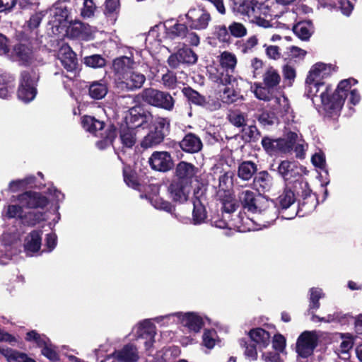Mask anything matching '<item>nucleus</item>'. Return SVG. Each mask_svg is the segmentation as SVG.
<instances>
[{
    "mask_svg": "<svg viewBox=\"0 0 362 362\" xmlns=\"http://www.w3.org/2000/svg\"><path fill=\"white\" fill-rule=\"evenodd\" d=\"M330 71L331 66L324 63L313 65L305 81V95L316 107L322 108L319 111L325 117L334 118L339 115L346 98L356 105L359 103L361 95L356 88H352V86L357 83L354 78L342 80L332 93V87L322 81Z\"/></svg>",
    "mask_w": 362,
    "mask_h": 362,
    "instance_id": "f257e3e1",
    "label": "nucleus"
},
{
    "mask_svg": "<svg viewBox=\"0 0 362 362\" xmlns=\"http://www.w3.org/2000/svg\"><path fill=\"white\" fill-rule=\"evenodd\" d=\"M177 312L165 315H160L151 319H146L139 322L133 329L137 339H144V346L148 355L153 352L156 327L153 321L163 326L179 323L177 322Z\"/></svg>",
    "mask_w": 362,
    "mask_h": 362,
    "instance_id": "f03ea898",
    "label": "nucleus"
},
{
    "mask_svg": "<svg viewBox=\"0 0 362 362\" xmlns=\"http://www.w3.org/2000/svg\"><path fill=\"white\" fill-rule=\"evenodd\" d=\"M234 12L252 17L251 21L264 28L271 27L272 9L268 4H262L255 8L245 0H235Z\"/></svg>",
    "mask_w": 362,
    "mask_h": 362,
    "instance_id": "7ed1b4c3",
    "label": "nucleus"
},
{
    "mask_svg": "<svg viewBox=\"0 0 362 362\" xmlns=\"http://www.w3.org/2000/svg\"><path fill=\"white\" fill-rule=\"evenodd\" d=\"M3 216L8 219H15L20 224L33 226L43 219V213L26 210L25 207L19 204H8L4 207Z\"/></svg>",
    "mask_w": 362,
    "mask_h": 362,
    "instance_id": "20e7f679",
    "label": "nucleus"
},
{
    "mask_svg": "<svg viewBox=\"0 0 362 362\" xmlns=\"http://www.w3.org/2000/svg\"><path fill=\"white\" fill-rule=\"evenodd\" d=\"M47 13H49L48 25L52 34L58 35L66 32L69 16L66 2H56Z\"/></svg>",
    "mask_w": 362,
    "mask_h": 362,
    "instance_id": "39448f33",
    "label": "nucleus"
},
{
    "mask_svg": "<svg viewBox=\"0 0 362 362\" xmlns=\"http://www.w3.org/2000/svg\"><path fill=\"white\" fill-rule=\"evenodd\" d=\"M81 124L83 128L95 136H103V139L96 142V146L100 149H105L107 146L112 144L114 139L116 137V131L115 129L110 128L105 131V135L103 136V133L102 132L104 123L100 120L96 119L93 117L91 116H84L82 118Z\"/></svg>",
    "mask_w": 362,
    "mask_h": 362,
    "instance_id": "423d86ee",
    "label": "nucleus"
},
{
    "mask_svg": "<svg viewBox=\"0 0 362 362\" xmlns=\"http://www.w3.org/2000/svg\"><path fill=\"white\" fill-rule=\"evenodd\" d=\"M38 78V74L34 70L21 72L17 90V96L20 100L28 103L35 99L37 95Z\"/></svg>",
    "mask_w": 362,
    "mask_h": 362,
    "instance_id": "0eeeda50",
    "label": "nucleus"
},
{
    "mask_svg": "<svg viewBox=\"0 0 362 362\" xmlns=\"http://www.w3.org/2000/svg\"><path fill=\"white\" fill-rule=\"evenodd\" d=\"M320 335L315 330L304 331L297 339L296 351L298 356L306 358L312 356L317 346Z\"/></svg>",
    "mask_w": 362,
    "mask_h": 362,
    "instance_id": "6e6552de",
    "label": "nucleus"
},
{
    "mask_svg": "<svg viewBox=\"0 0 362 362\" xmlns=\"http://www.w3.org/2000/svg\"><path fill=\"white\" fill-rule=\"evenodd\" d=\"M142 99L149 105L170 111L175 100L170 94L153 88H146L141 94Z\"/></svg>",
    "mask_w": 362,
    "mask_h": 362,
    "instance_id": "1a4fd4ad",
    "label": "nucleus"
},
{
    "mask_svg": "<svg viewBox=\"0 0 362 362\" xmlns=\"http://www.w3.org/2000/svg\"><path fill=\"white\" fill-rule=\"evenodd\" d=\"M186 23L191 30H206L210 22L211 16L210 13L201 6L191 8L185 14Z\"/></svg>",
    "mask_w": 362,
    "mask_h": 362,
    "instance_id": "9d476101",
    "label": "nucleus"
},
{
    "mask_svg": "<svg viewBox=\"0 0 362 362\" xmlns=\"http://www.w3.org/2000/svg\"><path fill=\"white\" fill-rule=\"evenodd\" d=\"M135 110H130V117H127V124H132L131 127H124L120 131V141L123 148H132L136 141V128L141 126L144 118L139 115H133Z\"/></svg>",
    "mask_w": 362,
    "mask_h": 362,
    "instance_id": "9b49d317",
    "label": "nucleus"
},
{
    "mask_svg": "<svg viewBox=\"0 0 362 362\" xmlns=\"http://www.w3.org/2000/svg\"><path fill=\"white\" fill-rule=\"evenodd\" d=\"M25 339L33 341L39 347L42 348L41 353L46 358L52 361H57L59 358L55 347L51 344L49 339L43 334H40L35 330L27 333Z\"/></svg>",
    "mask_w": 362,
    "mask_h": 362,
    "instance_id": "f8f14e48",
    "label": "nucleus"
},
{
    "mask_svg": "<svg viewBox=\"0 0 362 362\" xmlns=\"http://www.w3.org/2000/svg\"><path fill=\"white\" fill-rule=\"evenodd\" d=\"M141 52L133 49L130 51L129 56H123L113 61L112 68L115 74V80L117 82L127 73L133 69L135 60L139 61Z\"/></svg>",
    "mask_w": 362,
    "mask_h": 362,
    "instance_id": "ddd939ff",
    "label": "nucleus"
},
{
    "mask_svg": "<svg viewBox=\"0 0 362 362\" xmlns=\"http://www.w3.org/2000/svg\"><path fill=\"white\" fill-rule=\"evenodd\" d=\"M177 322L187 327L189 332L198 333L204 325V320H209L207 317L195 312H177Z\"/></svg>",
    "mask_w": 362,
    "mask_h": 362,
    "instance_id": "4468645a",
    "label": "nucleus"
},
{
    "mask_svg": "<svg viewBox=\"0 0 362 362\" xmlns=\"http://www.w3.org/2000/svg\"><path fill=\"white\" fill-rule=\"evenodd\" d=\"M16 200L25 209H44L48 204L46 197L35 192H25L16 197Z\"/></svg>",
    "mask_w": 362,
    "mask_h": 362,
    "instance_id": "2eb2a0df",
    "label": "nucleus"
},
{
    "mask_svg": "<svg viewBox=\"0 0 362 362\" xmlns=\"http://www.w3.org/2000/svg\"><path fill=\"white\" fill-rule=\"evenodd\" d=\"M305 168L295 161L284 160L278 168L281 176L290 182L297 181L301 177Z\"/></svg>",
    "mask_w": 362,
    "mask_h": 362,
    "instance_id": "dca6fc26",
    "label": "nucleus"
},
{
    "mask_svg": "<svg viewBox=\"0 0 362 362\" xmlns=\"http://www.w3.org/2000/svg\"><path fill=\"white\" fill-rule=\"evenodd\" d=\"M146 81V76L133 69L127 73L117 82V85L122 89L134 90L142 87Z\"/></svg>",
    "mask_w": 362,
    "mask_h": 362,
    "instance_id": "f3484780",
    "label": "nucleus"
},
{
    "mask_svg": "<svg viewBox=\"0 0 362 362\" xmlns=\"http://www.w3.org/2000/svg\"><path fill=\"white\" fill-rule=\"evenodd\" d=\"M148 163L152 169L166 172L170 170L173 163L172 158L167 151H155L149 158Z\"/></svg>",
    "mask_w": 362,
    "mask_h": 362,
    "instance_id": "a211bd4d",
    "label": "nucleus"
},
{
    "mask_svg": "<svg viewBox=\"0 0 362 362\" xmlns=\"http://www.w3.org/2000/svg\"><path fill=\"white\" fill-rule=\"evenodd\" d=\"M57 57L62 65L68 72L74 73L76 71L78 66L77 58L76 54L68 45L63 44L61 46Z\"/></svg>",
    "mask_w": 362,
    "mask_h": 362,
    "instance_id": "6ab92c4d",
    "label": "nucleus"
},
{
    "mask_svg": "<svg viewBox=\"0 0 362 362\" xmlns=\"http://www.w3.org/2000/svg\"><path fill=\"white\" fill-rule=\"evenodd\" d=\"M230 71L225 69L211 67L209 70V78L218 85H231L233 87L238 86V78L230 74Z\"/></svg>",
    "mask_w": 362,
    "mask_h": 362,
    "instance_id": "aec40b11",
    "label": "nucleus"
},
{
    "mask_svg": "<svg viewBox=\"0 0 362 362\" xmlns=\"http://www.w3.org/2000/svg\"><path fill=\"white\" fill-rule=\"evenodd\" d=\"M198 168L192 163L180 161L175 168V175L178 181L191 185L194 180H196Z\"/></svg>",
    "mask_w": 362,
    "mask_h": 362,
    "instance_id": "412c9836",
    "label": "nucleus"
},
{
    "mask_svg": "<svg viewBox=\"0 0 362 362\" xmlns=\"http://www.w3.org/2000/svg\"><path fill=\"white\" fill-rule=\"evenodd\" d=\"M273 103V116H276L278 122H280V118L284 122H288L293 115L287 98L283 95L276 96Z\"/></svg>",
    "mask_w": 362,
    "mask_h": 362,
    "instance_id": "4be33fe9",
    "label": "nucleus"
},
{
    "mask_svg": "<svg viewBox=\"0 0 362 362\" xmlns=\"http://www.w3.org/2000/svg\"><path fill=\"white\" fill-rule=\"evenodd\" d=\"M168 190L174 202L184 203L189 197L190 185L176 180L170 183Z\"/></svg>",
    "mask_w": 362,
    "mask_h": 362,
    "instance_id": "5701e85b",
    "label": "nucleus"
},
{
    "mask_svg": "<svg viewBox=\"0 0 362 362\" xmlns=\"http://www.w3.org/2000/svg\"><path fill=\"white\" fill-rule=\"evenodd\" d=\"M295 137H296V132L290 131L284 137L273 139V152L291 155L293 153V141Z\"/></svg>",
    "mask_w": 362,
    "mask_h": 362,
    "instance_id": "b1692460",
    "label": "nucleus"
},
{
    "mask_svg": "<svg viewBox=\"0 0 362 362\" xmlns=\"http://www.w3.org/2000/svg\"><path fill=\"white\" fill-rule=\"evenodd\" d=\"M255 96L264 101H269L272 98V71L268 69L266 72L262 83H255L251 87Z\"/></svg>",
    "mask_w": 362,
    "mask_h": 362,
    "instance_id": "393cba45",
    "label": "nucleus"
},
{
    "mask_svg": "<svg viewBox=\"0 0 362 362\" xmlns=\"http://www.w3.org/2000/svg\"><path fill=\"white\" fill-rule=\"evenodd\" d=\"M115 362H138L139 354L137 347L127 344L113 354Z\"/></svg>",
    "mask_w": 362,
    "mask_h": 362,
    "instance_id": "a878e982",
    "label": "nucleus"
},
{
    "mask_svg": "<svg viewBox=\"0 0 362 362\" xmlns=\"http://www.w3.org/2000/svg\"><path fill=\"white\" fill-rule=\"evenodd\" d=\"M41 230H33L26 237L24 243V248L26 254L33 256L40 252L42 245Z\"/></svg>",
    "mask_w": 362,
    "mask_h": 362,
    "instance_id": "bb28decb",
    "label": "nucleus"
},
{
    "mask_svg": "<svg viewBox=\"0 0 362 362\" xmlns=\"http://www.w3.org/2000/svg\"><path fill=\"white\" fill-rule=\"evenodd\" d=\"M15 77L13 75L4 72L0 74V98L8 100L13 93L15 88Z\"/></svg>",
    "mask_w": 362,
    "mask_h": 362,
    "instance_id": "cd10ccee",
    "label": "nucleus"
},
{
    "mask_svg": "<svg viewBox=\"0 0 362 362\" xmlns=\"http://www.w3.org/2000/svg\"><path fill=\"white\" fill-rule=\"evenodd\" d=\"M95 28L84 23L81 21H76L71 27V34L76 37L84 40H90L93 38Z\"/></svg>",
    "mask_w": 362,
    "mask_h": 362,
    "instance_id": "c85d7f7f",
    "label": "nucleus"
},
{
    "mask_svg": "<svg viewBox=\"0 0 362 362\" xmlns=\"http://www.w3.org/2000/svg\"><path fill=\"white\" fill-rule=\"evenodd\" d=\"M248 334L252 341L258 346L260 351H262V349L267 348L270 344L269 331L264 328L257 327L252 329L249 332Z\"/></svg>",
    "mask_w": 362,
    "mask_h": 362,
    "instance_id": "c756f323",
    "label": "nucleus"
},
{
    "mask_svg": "<svg viewBox=\"0 0 362 362\" xmlns=\"http://www.w3.org/2000/svg\"><path fill=\"white\" fill-rule=\"evenodd\" d=\"M33 52L29 46L23 44H18L14 46L11 59L21 64H28L32 59Z\"/></svg>",
    "mask_w": 362,
    "mask_h": 362,
    "instance_id": "7c9ffc66",
    "label": "nucleus"
},
{
    "mask_svg": "<svg viewBox=\"0 0 362 362\" xmlns=\"http://www.w3.org/2000/svg\"><path fill=\"white\" fill-rule=\"evenodd\" d=\"M180 146L184 151L194 153L202 148V142L199 136L194 134L189 133L180 141Z\"/></svg>",
    "mask_w": 362,
    "mask_h": 362,
    "instance_id": "2f4dec72",
    "label": "nucleus"
},
{
    "mask_svg": "<svg viewBox=\"0 0 362 362\" xmlns=\"http://www.w3.org/2000/svg\"><path fill=\"white\" fill-rule=\"evenodd\" d=\"M340 344L336 349V354L343 360H347L350 357V350L354 345V338L351 334H339Z\"/></svg>",
    "mask_w": 362,
    "mask_h": 362,
    "instance_id": "473e14b6",
    "label": "nucleus"
},
{
    "mask_svg": "<svg viewBox=\"0 0 362 362\" xmlns=\"http://www.w3.org/2000/svg\"><path fill=\"white\" fill-rule=\"evenodd\" d=\"M188 27L185 23H175L165 26V37L169 40H182L187 33Z\"/></svg>",
    "mask_w": 362,
    "mask_h": 362,
    "instance_id": "72a5a7b5",
    "label": "nucleus"
},
{
    "mask_svg": "<svg viewBox=\"0 0 362 362\" xmlns=\"http://www.w3.org/2000/svg\"><path fill=\"white\" fill-rule=\"evenodd\" d=\"M238 198L244 209L252 213L257 211L255 194L253 192L244 190L239 194Z\"/></svg>",
    "mask_w": 362,
    "mask_h": 362,
    "instance_id": "f704fd0d",
    "label": "nucleus"
},
{
    "mask_svg": "<svg viewBox=\"0 0 362 362\" xmlns=\"http://www.w3.org/2000/svg\"><path fill=\"white\" fill-rule=\"evenodd\" d=\"M107 92V84L104 80L93 81L89 86V95L95 100L103 98Z\"/></svg>",
    "mask_w": 362,
    "mask_h": 362,
    "instance_id": "c9c22d12",
    "label": "nucleus"
},
{
    "mask_svg": "<svg viewBox=\"0 0 362 362\" xmlns=\"http://www.w3.org/2000/svg\"><path fill=\"white\" fill-rule=\"evenodd\" d=\"M1 354L6 358L8 362H36L24 353L9 349L2 348Z\"/></svg>",
    "mask_w": 362,
    "mask_h": 362,
    "instance_id": "e433bc0d",
    "label": "nucleus"
},
{
    "mask_svg": "<svg viewBox=\"0 0 362 362\" xmlns=\"http://www.w3.org/2000/svg\"><path fill=\"white\" fill-rule=\"evenodd\" d=\"M293 33L300 40H308L313 32V28L310 21H301L293 26Z\"/></svg>",
    "mask_w": 362,
    "mask_h": 362,
    "instance_id": "4c0bfd02",
    "label": "nucleus"
},
{
    "mask_svg": "<svg viewBox=\"0 0 362 362\" xmlns=\"http://www.w3.org/2000/svg\"><path fill=\"white\" fill-rule=\"evenodd\" d=\"M192 203L194 206L192 219H187V221H189L194 225H200L204 223L206 218L205 208L197 198H195Z\"/></svg>",
    "mask_w": 362,
    "mask_h": 362,
    "instance_id": "58836bf2",
    "label": "nucleus"
},
{
    "mask_svg": "<svg viewBox=\"0 0 362 362\" xmlns=\"http://www.w3.org/2000/svg\"><path fill=\"white\" fill-rule=\"evenodd\" d=\"M257 165L252 161L242 162L238 168V176L243 180H250L257 172Z\"/></svg>",
    "mask_w": 362,
    "mask_h": 362,
    "instance_id": "ea45409f",
    "label": "nucleus"
},
{
    "mask_svg": "<svg viewBox=\"0 0 362 362\" xmlns=\"http://www.w3.org/2000/svg\"><path fill=\"white\" fill-rule=\"evenodd\" d=\"M308 148V144L301 134L296 133V137L293 141V152L298 159H304Z\"/></svg>",
    "mask_w": 362,
    "mask_h": 362,
    "instance_id": "a19ab883",
    "label": "nucleus"
},
{
    "mask_svg": "<svg viewBox=\"0 0 362 362\" xmlns=\"http://www.w3.org/2000/svg\"><path fill=\"white\" fill-rule=\"evenodd\" d=\"M145 197L149 199L151 204L156 209L163 210L171 214H174L175 210V207L168 201L164 200L162 197L158 195Z\"/></svg>",
    "mask_w": 362,
    "mask_h": 362,
    "instance_id": "79ce46f5",
    "label": "nucleus"
},
{
    "mask_svg": "<svg viewBox=\"0 0 362 362\" xmlns=\"http://www.w3.org/2000/svg\"><path fill=\"white\" fill-rule=\"evenodd\" d=\"M164 139V133H160L158 131H151L141 143V147L144 148L153 147L160 144Z\"/></svg>",
    "mask_w": 362,
    "mask_h": 362,
    "instance_id": "37998d69",
    "label": "nucleus"
},
{
    "mask_svg": "<svg viewBox=\"0 0 362 362\" xmlns=\"http://www.w3.org/2000/svg\"><path fill=\"white\" fill-rule=\"evenodd\" d=\"M270 176L267 171H261L254 179V185L259 192H265L270 189Z\"/></svg>",
    "mask_w": 362,
    "mask_h": 362,
    "instance_id": "c03bdc74",
    "label": "nucleus"
},
{
    "mask_svg": "<svg viewBox=\"0 0 362 362\" xmlns=\"http://www.w3.org/2000/svg\"><path fill=\"white\" fill-rule=\"evenodd\" d=\"M288 50H290L293 57H303L306 54V52L305 50L295 46L284 47L278 45H273V59L279 58L281 56L282 52L286 53L288 52Z\"/></svg>",
    "mask_w": 362,
    "mask_h": 362,
    "instance_id": "a18cd8bd",
    "label": "nucleus"
},
{
    "mask_svg": "<svg viewBox=\"0 0 362 362\" xmlns=\"http://www.w3.org/2000/svg\"><path fill=\"white\" fill-rule=\"evenodd\" d=\"M219 62L222 69L233 72L237 64V59L234 54L225 51L221 54Z\"/></svg>",
    "mask_w": 362,
    "mask_h": 362,
    "instance_id": "49530a36",
    "label": "nucleus"
},
{
    "mask_svg": "<svg viewBox=\"0 0 362 362\" xmlns=\"http://www.w3.org/2000/svg\"><path fill=\"white\" fill-rule=\"evenodd\" d=\"M240 345L244 349V356L246 359L250 361H255L257 359L258 354L256 345L252 341L242 339L240 340Z\"/></svg>",
    "mask_w": 362,
    "mask_h": 362,
    "instance_id": "de8ad7c7",
    "label": "nucleus"
},
{
    "mask_svg": "<svg viewBox=\"0 0 362 362\" xmlns=\"http://www.w3.org/2000/svg\"><path fill=\"white\" fill-rule=\"evenodd\" d=\"M184 95L188 101L197 105L203 106L206 104V98L200 95L197 91L190 87H186L182 89Z\"/></svg>",
    "mask_w": 362,
    "mask_h": 362,
    "instance_id": "09e8293b",
    "label": "nucleus"
},
{
    "mask_svg": "<svg viewBox=\"0 0 362 362\" xmlns=\"http://www.w3.org/2000/svg\"><path fill=\"white\" fill-rule=\"evenodd\" d=\"M218 341L217 332L214 329H205L202 335V345L209 350L214 348Z\"/></svg>",
    "mask_w": 362,
    "mask_h": 362,
    "instance_id": "8fccbe9b",
    "label": "nucleus"
},
{
    "mask_svg": "<svg viewBox=\"0 0 362 362\" xmlns=\"http://www.w3.org/2000/svg\"><path fill=\"white\" fill-rule=\"evenodd\" d=\"M296 201L295 194L290 189H285L284 192L278 197L277 204L281 210L287 209Z\"/></svg>",
    "mask_w": 362,
    "mask_h": 362,
    "instance_id": "3c124183",
    "label": "nucleus"
},
{
    "mask_svg": "<svg viewBox=\"0 0 362 362\" xmlns=\"http://www.w3.org/2000/svg\"><path fill=\"white\" fill-rule=\"evenodd\" d=\"M325 297V293L320 288H312L310 289V310H317L320 306V299Z\"/></svg>",
    "mask_w": 362,
    "mask_h": 362,
    "instance_id": "603ef678",
    "label": "nucleus"
},
{
    "mask_svg": "<svg viewBox=\"0 0 362 362\" xmlns=\"http://www.w3.org/2000/svg\"><path fill=\"white\" fill-rule=\"evenodd\" d=\"M221 100L224 103L232 104L241 101L243 97L235 89L230 88L229 87L225 88L222 94L221 95Z\"/></svg>",
    "mask_w": 362,
    "mask_h": 362,
    "instance_id": "864d4df0",
    "label": "nucleus"
},
{
    "mask_svg": "<svg viewBox=\"0 0 362 362\" xmlns=\"http://www.w3.org/2000/svg\"><path fill=\"white\" fill-rule=\"evenodd\" d=\"M97 11L98 6L93 0H83L81 8V16L83 18H93Z\"/></svg>",
    "mask_w": 362,
    "mask_h": 362,
    "instance_id": "5fc2aeb1",
    "label": "nucleus"
},
{
    "mask_svg": "<svg viewBox=\"0 0 362 362\" xmlns=\"http://www.w3.org/2000/svg\"><path fill=\"white\" fill-rule=\"evenodd\" d=\"M233 173L231 171L223 173L218 177V187L221 190L227 191L232 187Z\"/></svg>",
    "mask_w": 362,
    "mask_h": 362,
    "instance_id": "6e6d98bb",
    "label": "nucleus"
},
{
    "mask_svg": "<svg viewBox=\"0 0 362 362\" xmlns=\"http://www.w3.org/2000/svg\"><path fill=\"white\" fill-rule=\"evenodd\" d=\"M178 55L182 64H194L197 60V54L189 48L179 49Z\"/></svg>",
    "mask_w": 362,
    "mask_h": 362,
    "instance_id": "4d7b16f0",
    "label": "nucleus"
},
{
    "mask_svg": "<svg viewBox=\"0 0 362 362\" xmlns=\"http://www.w3.org/2000/svg\"><path fill=\"white\" fill-rule=\"evenodd\" d=\"M84 63L92 68H100L105 65V59L99 54H93L85 57Z\"/></svg>",
    "mask_w": 362,
    "mask_h": 362,
    "instance_id": "13d9d810",
    "label": "nucleus"
},
{
    "mask_svg": "<svg viewBox=\"0 0 362 362\" xmlns=\"http://www.w3.org/2000/svg\"><path fill=\"white\" fill-rule=\"evenodd\" d=\"M161 83L166 88L174 89L177 86V79L173 72L168 71L165 74H163Z\"/></svg>",
    "mask_w": 362,
    "mask_h": 362,
    "instance_id": "bf43d9fd",
    "label": "nucleus"
},
{
    "mask_svg": "<svg viewBox=\"0 0 362 362\" xmlns=\"http://www.w3.org/2000/svg\"><path fill=\"white\" fill-rule=\"evenodd\" d=\"M124 174V180L127 185L129 187L136 189H138L139 184L138 182L137 177L136 175L132 173L130 169L124 168L123 170Z\"/></svg>",
    "mask_w": 362,
    "mask_h": 362,
    "instance_id": "052dcab7",
    "label": "nucleus"
},
{
    "mask_svg": "<svg viewBox=\"0 0 362 362\" xmlns=\"http://www.w3.org/2000/svg\"><path fill=\"white\" fill-rule=\"evenodd\" d=\"M118 8L117 0H106L104 13L107 17L115 18Z\"/></svg>",
    "mask_w": 362,
    "mask_h": 362,
    "instance_id": "680f3d73",
    "label": "nucleus"
},
{
    "mask_svg": "<svg viewBox=\"0 0 362 362\" xmlns=\"http://www.w3.org/2000/svg\"><path fill=\"white\" fill-rule=\"evenodd\" d=\"M230 34L236 37H240L246 35L247 30L245 26L240 23L234 22L228 27Z\"/></svg>",
    "mask_w": 362,
    "mask_h": 362,
    "instance_id": "e2e57ef3",
    "label": "nucleus"
},
{
    "mask_svg": "<svg viewBox=\"0 0 362 362\" xmlns=\"http://www.w3.org/2000/svg\"><path fill=\"white\" fill-rule=\"evenodd\" d=\"M214 35L221 42H228L230 35L225 25H217L214 28Z\"/></svg>",
    "mask_w": 362,
    "mask_h": 362,
    "instance_id": "0e129e2a",
    "label": "nucleus"
},
{
    "mask_svg": "<svg viewBox=\"0 0 362 362\" xmlns=\"http://www.w3.org/2000/svg\"><path fill=\"white\" fill-rule=\"evenodd\" d=\"M57 237L54 233H49L46 235L45 239V250H42L40 253L42 252H52L57 246Z\"/></svg>",
    "mask_w": 362,
    "mask_h": 362,
    "instance_id": "69168bd1",
    "label": "nucleus"
},
{
    "mask_svg": "<svg viewBox=\"0 0 362 362\" xmlns=\"http://www.w3.org/2000/svg\"><path fill=\"white\" fill-rule=\"evenodd\" d=\"M286 341L283 335L276 334L273 336V349L279 352H283L286 348Z\"/></svg>",
    "mask_w": 362,
    "mask_h": 362,
    "instance_id": "338daca9",
    "label": "nucleus"
},
{
    "mask_svg": "<svg viewBox=\"0 0 362 362\" xmlns=\"http://www.w3.org/2000/svg\"><path fill=\"white\" fill-rule=\"evenodd\" d=\"M45 16V13L43 11L37 12L31 16L30 20L28 21V26L30 30H34L37 28L43 17Z\"/></svg>",
    "mask_w": 362,
    "mask_h": 362,
    "instance_id": "774afa93",
    "label": "nucleus"
}]
</instances>
